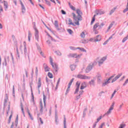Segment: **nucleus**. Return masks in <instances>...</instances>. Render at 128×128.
<instances>
[{
    "instance_id": "7c9ffc66",
    "label": "nucleus",
    "mask_w": 128,
    "mask_h": 128,
    "mask_svg": "<svg viewBox=\"0 0 128 128\" xmlns=\"http://www.w3.org/2000/svg\"><path fill=\"white\" fill-rule=\"evenodd\" d=\"M4 62H5V66H6V60L8 62H10V57L8 56H7L6 58H4Z\"/></svg>"
},
{
    "instance_id": "2f4dec72",
    "label": "nucleus",
    "mask_w": 128,
    "mask_h": 128,
    "mask_svg": "<svg viewBox=\"0 0 128 128\" xmlns=\"http://www.w3.org/2000/svg\"><path fill=\"white\" fill-rule=\"evenodd\" d=\"M30 38H32V32L28 31V42H30Z\"/></svg>"
},
{
    "instance_id": "f704fd0d",
    "label": "nucleus",
    "mask_w": 128,
    "mask_h": 128,
    "mask_svg": "<svg viewBox=\"0 0 128 128\" xmlns=\"http://www.w3.org/2000/svg\"><path fill=\"white\" fill-rule=\"evenodd\" d=\"M80 36L82 38H86V34H84V32H82L80 34Z\"/></svg>"
},
{
    "instance_id": "6ab92c4d",
    "label": "nucleus",
    "mask_w": 128,
    "mask_h": 128,
    "mask_svg": "<svg viewBox=\"0 0 128 128\" xmlns=\"http://www.w3.org/2000/svg\"><path fill=\"white\" fill-rule=\"evenodd\" d=\"M114 24H115V22H112L109 26L108 27V28L106 32H108L112 28V26H114Z\"/></svg>"
},
{
    "instance_id": "dca6fc26",
    "label": "nucleus",
    "mask_w": 128,
    "mask_h": 128,
    "mask_svg": "<svg viewBox=\"0 0 128 128\" xmlns=\"http://www.w3.org/2000/svg\"><path fill=\"white\" fill-rule=\"evenodd\" d=\"M74 24L71 22L68 23V24L73 26H80V20H74Z\"/></svg>"
},
{
    "instance_id": "ddd939ff",
    "label": "nucleus",
    "mask_w": 128,
    "mask_h": 128,
    "mask_svg": "<svg viewBox=\"0 0 128 128\" xmlns=\"http://www.w3.org/2000/svg\"><path fill=\"white\" fill-rule=\"evenodd\" d=\"M51 66L54 70L55 72H58V65L54 63V64Z\"/></svg>"
},
{
    "instance_id": "a18cd8bd",
    "label": "nucleus",
    "mask_w": 128,
    "mask_h": 128,
    "mask_svg": "<svg viewBox=\"0 0 128 128\" xmlns=\"http://www.w3.org/2000/svg\"><path fill=\"white\" fill-rule=\"evenodd\" d=\"M55 54H56L57 56H62V53L60 51H56Z\"/></svg>"
},
{
    "instance_id": "c9c22d12",
    "label": "nucleus",
    "mask_w": 128,
    "mask_h": 128,
    "mask_svg": "<svg viewBox=\"0 0 128 128\" xmlns=\"http://www.w3.org/2000/svg\"><path fill=\"white\" fill-rule=\"evenodd\" d=\"M128 40V35L123 38L122 40V42H126Z\"/></svg>"
},
{
    "instance_id": "a878e982",
    "label": "nucleus",
    "mask_w": 128,
    "mask_h": 128,
    "mask_svg": "<svg viewBox=\"0 0 128 128\" xmlns=\"http://www.w3.org/2000/svg\"><path fill=\"white\" fill-rule=\"evenodd\" d=\"M64 128H66V116H64Z\"/></svg>"
},
{
    "instance_id": "e433bc0d",
    "label": "nucleus",
    "mask_w": 128,
    "mask_h": 128,
    "mask_svg": "<svg viewBox=\"0 0 128 128\" xmlns=\"http://www.w3.org/2000/svg\"><path fill=\"white\" fill-rule=\"evenodd\" d=\"M15 122L16 124V126H17L18 124V115H17V116L16 117V120Z\"/></svg>"
},
{
    "instance_id": "a211bd4d",
    "label": "nucleus",
    "mask_w": 128,
    "mask_h": 128,
    "mask_svg": "<svg viewBox=\"0 0 128 128\" xmlns=\"http://www.w3.org/2000/svg\"><path fill=\"white\" fill-rule=\"evenodd\" d=\"M43 66L44 69V72H50V68H48V64H46V63L44 64Z\"/></svg>"
},
{
    "instance_id": "c03bdc74",
    "label": "nucleus",
    "mask_w": 128,
    "mask_h": 128,
    "mask_svg": "<svg viewBox=\"0 0 128 128\" xmlns=\"http://www.w3.org/2000/svg\"><path fill=\"white\" fill-rule=\"evenodd\" d=\"M4 7L5 8H8V3L6 1H4Z\"/></svg>"
},
{
    "instance_id": "4468645a",
    "label": "nucleus",
    "mask_w": 128,
    "mask_h": 128,
    "mask_svg": "<svg viewBox=\"0 0 128 128\" xmlns=\"http://www.w3.org/2000/svg\"><path fill=\"white\" fill-rule=\"evenodd\" d=\"M106 60V57H103L101 58V60L98 62L99 66H100L102 64H104V62Z\"/></svg>"
},
{
    "instance_id": "37998d69",
    "label": "nucleus",
    "mask_w": 128,
    "mask_h": 128,
    "mask_svg": "<svg viewBox=\"0 0 128 128\" xmlns=\"http://www.w3.org/2000/svg\"><path fill=\"white\" fill-rule=\"evenodd\" d=\"M116 10V8H114V9H112L110 12V14H114V10Z\"/></svg>"
},
{
    "instance_id": "20e7f679",
    "label": "nucleus",
    "mask_w": 128,
    "mask_h": 128,
    "mask_svg": "<svg viewBox=\"0 0 128 128\" xmlns=\"http://www.w3.org/2000/svg\"><path fill=\"white\" fill-rule=\"evenodd\" d=\"M104 26V22H102L100 24V23L96 22V24L94 26V30H100V28H102V26Z\"/></svg>"
},
{
    "instance_id": "72a5a7b5",
    "label": "nucleus",
    "mask_w": 128,
    "mask_h": 128,
    "mask_svg": "<svg viewBox=\"0 0 128 128\" xmlns=\"http://www.w3.org/2000/svg\"><path fill=\"white\" fill-rule=\"evenodd\" d=\"M28 112L30 120H34V118L32 117V116L30 114V111L28 110Z\"/></svg>"
},
{
    "instance_id": "6e6552de",
    "label": "nucleus",
    "mask_w": 128,
    "mask_h": 128,
    "mask_svg": "<svg viewBox=\"0 0 128 128\" xmlns=\"http://www.w3.org/2000/svg\"><path fill=\"white\" fill-rule=\"evenodd\" d=\"M68 58H80V55H78L76 54H70L68 55Z\"/></svg>"
},
{
    "instance_id": "b1692460",
    "label": "nucleus",
    "mask_w": 128,
    "mask_h": 128,
    "mask_svg": "<svg viewBox=\"0 0 128 128\" xmlns=\"http://www.w3.org/2000/svg\"><path fill=\"white\" fill-rule=\"evenodd\" d=\"M54 26H55L56 28L58 30H60V28H58V20H55Z\"/></svg>"
},
{
    "instance_id": "13d9d810",
    "label": "nucleus",
    "mask_w": 128,
    "mask_h": 128,
    "mask_svg": "<svg viewBox=\"0 0 128 128\" xmlns=\"http://www.w3.org/2000/svg\"><path fill=\"white\" fill-rule=\"evenodd\" d=\"M80 98V94L76 96V100H78Z\"/></svg>"
},
{
    "instance_id": "bb28decb",
    "label": "nucleus",
    "mask_w": 128,
    "mask_h": 128,
    "mask_svg": "<svg viewBox=\"0 0 128 128\" xmlns=\"http://www.w3.org/2000/svg\"><path fill=\"white\" fill-rule=\"evenodd\" d=\"M8 94H6V96L4 100V104L6 106V104L8 102Z\"/></svg>"
},
{
    "instance_id": "0e129e2a",
    "label": "nucleus",
    "mask_w": 128,
    "mask_h": 128,
    "mask_svg": "<svg viewBox=\"0 0 128 128\" xmlns=\"http://www.w3.org/2000/svg\"><path fill=\"white\" fill-rule=\"evenodd\" d=\"M97 124H98V122H95V123L92 126V128H96V126Z\"/></svg>"
},
{
    "instance_id": "423d86ee",
    "label": "nucleus",
    "mask_w": 128,
    "mask_h": 128,
    "mask_svg": "<svg viewBox=\"0 0 128 128\" xmlns=\"http://www.w3.org/2000/svg\"><path fill=\"white\" fill-rule=\"evenodd\" d=\"M37 84H38V94H40V88L42 87V78H38V82L37 83Z\"/></svg>"
},
{
    "instance_id": "58836bf2",
    "label": "nucleus",
    "mask_w": 128,
    "mask_h": 128,
    "mask_svg": "<svg viewBox=\"0 0 128 128\" xmlns=\"http://www.w3.org/2000/svg\"><path fill=\"white\" fill-rule=\"evenodd\" d=\"M67 31L68 32V34H72L74 32H72V30L71 29H68Z\"/></svg>"
},
{
    "instance_id": "e2e57ef3",
    "label": "nucleus",
    "mask_w": 128,
    "mask_h": 128,
    "mask_svg": "<svg viewBox=\"0 0 128 128\" xmlns=\"http://www.w3.org/2000/svg\"><path fill=\"white\" fill-rule=\"evenodd\" d=\"M4 10L2 9V6L0 5V14L2 12H3Z\"/></svg>"
},
{
    "instance_id": "c85d7f7f",
    "label": "nucleus",
    "mask_w": 128,
    "mask_h": 128,
    "mask_svg": "<svg viewBox=\"0 0 128 128\" xmlns=\"http://www.w3.org/2000/svg\"><path fill=\"white\" fill-rule=\"evenodd\" d=\"M71 70H76V66L74 64H72L70 66Z\"/></svg>"
},
{
    "instance_id": "de8ad7c7",
    "label": "nucleus",
    "mask_w": 128,
    "mask_h": 128,
    "mask_svg": "<svg viewBox=\"0 0 128 128\" xmlns=\"http://www.w3.org/2000/svg\"><path fill=\"white\" fill-rule=\"evenodd\" d=\"M70 50H78V48L74 47V46H70Z\"/></svg>"
},
{
    "instance_id": "49530a36",
    "label": "nucleus",
    "mask_w": 128,
    "mask_h": 128,
    "mask_svg": "<svg viewBox=\"0 0 128 128\" xmlns=\"http://www.w3.org/2000/svg\"><path fill=\"white\" fill-rule=\"evenodd\" d=\"M50 62L51 66L54 64V62H52V58L50 56Z\"/></svg>"
},
{
    "instance_id": "f03ea898",
    "label": "nucleus",
    "mask_w": 128,
    "mask_h": 128,
    "mask_svg": "<svg viewBox=\"0 0 128 128\" xmlns=\"http://www.w3.org/2000/svg\"><path fill=\"white\" fill-rule=\"evenodd\" d=\"M96 61L90 64L88 66V67L86 68V74H88V72H90V70H92V68H94V66H96Z\"/></svg>"
},
{
    "instance_id": "5fc2aeb1",
    "label": "nucleus",
    "mask_w": 128,
    "mask_h": 128,
    "mask_svg": "<svg viewBox=\"0 0 128 128\" xmlns=\"http://www.w3.org/2000/svg\"><path fill=\"white\" fill-rule=\"evenodd\" d=\"M96 20V18H92L90 24H92L94 22V21Z\"/></svg>"
},
{
    "instance_id": "c756f323",
    "label": "nucleus",
    "mask_w": 128,
    "mask_h": 128,
    "mask_svg": "<svg viewBox=\"0 0 128 128\" xmlns=\"http://www.w3.org/2000/svg\"><path fill=\"white\" fill-rule=\"evenodd\" d=\"M78 48V50H81V52H86V50L84 48Z\"/></svg>"
},
{
    "instance_id": "5701e85b",
    "label": "nucleus",
    "mask_w": 128,
    "mask_h": 128,
    "mask_svg": "<svg viewBox=\"0 0 128 128\" xmlns=\"http://www.w3.org/2000/svg\"><path fill=\"white\" fill-rule=\"evenodd\" d=\"M46 96L44 95V93H43V102L44 104V106L46 108Z\"/></svg>"
},
{
    "instance_id": "9b49d317",
    "label": "nucleus",
    "mask_w": 128,
    "mask_h": 128,
    "mask_svg": "<svg viewBox=\"0 0 128 128\" xmlns=\"http://www.w3.org/2000/svg\"><path fill=\"white\" fill-rule=\"evenodd\" d=\"M24 54L25 55V56H28V60H30V55L28 54V50L26 49V46L24 45Z\"/></svg>"
},
{
    "instance_id": "3c124183",
    "label": "nucleus",
    "mask_w": 128,
    "mask_h": 128,
    "mask_svg": "<svg viewBox=\"0 0 128 128\" xmlns=\"http://www.w3.org/2000/svg\"><path fill=\"white\" fill-rule=\"evenodd\" d=\"M116 90H114V92L112 93V96H111V98H114V94H116Z\"/></svg>"
},
{
    "instance_id": "6e6d98bb",
    "label": "nucleus",
    "mask_w": 128,
    "mask_h": 128,
    "mask_svg": "<svg viewBox=\"0 0 128 128\" xmlns=\"http://www.w3.org/2000/svg\"><path fill=\"white\" fill-rule=\"evenodd\" d=\"M38 120H40V122H41L42 124H44V121H42V118H39Z\"/></svg>"
},
{
    "instance_id": "473e14b6",
    "label": "nucleus",
    "mask_w": 128,
    "mask_h": 128,
    "mask_svg": "<svg viewBox=\"0 0 128 128\" xmlns=\"http://www.w3.org/2000/svg\"><path fill=\"white\" fill-rule=\"evenodd\" d=\"M20 106H21V110L24 116V105H22V103L20 104Z\"/></svg>"
},
{
    "instance_id": "052dcab7",
    "label": "nucleus",
    "mask_w": 128,
    "mask_h": 128,
    "mask_svg": "<svg viewBox=\"0 0 128 128\" xmlns=\"http://www.w3.org/2000/svg\"><path fill=\"white\" fill-rule=\"evenodd\" d=\"M114 102L112 103V104L110 106V108H112V110H114Z\"/></svg>"
},
{
    "instance_id": "4d7b16f0",
    "label": "nucleus",
    "mask_w": 128,
    "mask_h": 128,
    "mask_svg": "<svg viewBox=\"0 0 128 128\" xmlns=\"http://www.w3.org/2000/svg\"><path fill=\"white\" fill-rule=\"evenodd\" d=\"M114 76H116V74H114L113 76H111L110 78H108L107 80H108V82H110V80L112 78L114 77Z\"/></svg>"
},
{
    "instance_id": "412c9836",
    "label": "nucleus",
    "mask_w": 128,
    "mask_h": 128,
    "mask_svg": "<svg viewBox=\"0 0 128 128\" xmlns=\"http://www.w3.org/2000/svg\"><path fill=\"white\" fill-rule=\"evenodd\" d=\"M30 90L32 92V98L33 100H34V93L32 92V83H30Z\"/></svg>"
},
{
    "instance_id": "aec40b11",
    "label": "nucleus",
    "mask_w": 128,
    "mask_h": 128,
    "mask_svg": "<svg viewBox=\"0 0 128 128\" xmlns=\"http://www.w3.org/2000/svg\"><path fill=\"white\" fill-rule=\"evenodd\" d=\"M44 107L42 106V101L40 102V112L42 114L44 112Z\"/></svg>"
},
{
    "instance_id": "79ce46f5",
    "label": "nucleus",
    "mask_w": 128,
    "mask_h": 128,
    "mask_svg": "<svg viewBox=\"0 0 128 128\" xmlns=\"http://www.w3.org/2000/svg\"><path fill=\"white\" fill-rule=\"evenodd\" d=\"M48 78H52L53 76H52V73H50V72H48Z\"/></svg>"
},
{
    "instance_id": "f8f14e48",
    "label": "nucleus",
    "mask_w": 128,
    "mask_h": 128,
    "mask_svg": "<svg viewBox=\"0 0 128 128\" xmlns=\"http://www.w3.org/2000/svg\"><path fill=\"white\" fill-rule=\"evenodd\" d=\"M92 40L94 42H100V40H102V38L100 37V35H98L95 38H94Z\"/></svg>"
},
{
    "instance_id": "a19ab883",
    "label": "nucleus",
    "mask_w": 128,
    "mask_h": 128,
    "mask_svg": "<svg viewBox=\"0 0 128 128\" xmlns=\"http://www.w3.org/2000/svg\"><path fill=\"white\" fill-rule=\"evenodd\" d=\"M128 10V3H127V6L126 8L124 10L123 12H126Z\"/></svg>"
},
{
    "instance_id": "bf43d9fd",
    "label": "nucleus",
    "mask_w": 128,
    "mask_h": 128,
    "mask_svg": "<svg viewBox=\"0 0 128 128\" xmlns=\"http://www.w3.org/2000/svg\"><path fill=\"white\" fill-rule=\"evenodd\" d=\"M100 120H102V116H100L98 118H97V122H98Z\"/></svg>"
},
{
    "instance_id": "4c0bfd02",
    "label": "nucleus",
    "mask_w": 128,
    "mask_h": 128,
    "mask_svg": "<svg viewBox=\"0 0 128 128\" xmlns=\"http://www.w3.org/2000/svg\"><path fill=\"white\" fill-rule=\"evenodd\" d=\"M81 42L82 44H88V42L86 40L83 39L82 40Z\"/></svg>"
},
{
    "instance_id": "1a4fd4ad",
    "label": "nucleus",
    "mask_w": 128,
    "mask_h": 128,
    "mask_svg": "<svg viewBox=\"0 0 128 128\" xmlns=\"http://www.w3.org/2000/svg\"><path fill=\"white\" fill-rule=\"evenodd\" d=\"M96 16H102V14H104V11L100 10H96Z\"/></svg>"
},
{
    "instance_id": "4be33fe9",
    "label": "nucleus",
    "mask_w": 128,
    "mask_h": 128,
    "mask_svg": "<svg viewBox=\"0 0 128 128\" xmlns=\"http://www.w3.org/2000/svg\"><path fill=\"white\" fill-rule=\"evenodd\" d=\"M86 82H84L82 84L80 89L84 90V88H86Z\"/></svg>"
},
{
    "instance_id": "0eeeda50",
    "label": "nucleus",
    "mask_w": 128,
    "mask_h": 128,
    "mask_svg": "<svg viewBox=\"0 0 128 128\" xmlns=\"http://www.w3.org/2000/svg\"><path fill=\"white\" fill-rule=\"evenodd\" d=\"M76 89L75 92H74V94L78 92V90H80V82L79 81H78L76 82Z\"/></svg>"
},
{
    "instance_id": "09e8293b",
    "label": "nucleus",
    "mask_w": 128,
    "mask_h": 128,
    "mask_svg": "<svg viewBox=\"0 0 128 128\" xmlns=\"http://www.w3.org/2000/svg\"><path fill=\"white\" fill-rule=\"evenodd\" d=\"M122 74H118V76H116L115 78L117 79V80H118L119 78H120V76H122Z\"/></svg>"
},
{
    "instance_id": "7ed1b4c3",
    "label": "nucleus",
    "mask_w": 128,
    "mask_h": 128,
    "mask_svg": "<svg viewBox=\"0 0 128 128\" xmlns=\"http://www.w3.org/2000/svg\"><path fill=\"white\" fill-rule=\"evenodd\" d=\"M33 28L35 30V38L36 40H37V42H38V38H40V36L38 35V30L36 28V22H33Z\"/></svg>"
},
{
    "instance_id": "864d4df0",
    "label": "nucleus",
    "mask_w": 128,
    "mask_h": 128,
    "mask_svg": "<svg viewBox=\"0 0 128 128\" xmlns=\"http://www.w3.org/2000/svg\"><path fill=\"white\" fill-rule=\"evenodd\" d=\"M16 54H20V52H18V46H16Z\"/></svg>"
},
{
    "instance_id": "ea45409f",
    "label": "nucleus",
    "mask_w": 128,
    "mask_h": 128,
    "mask_svg": "<svg viewBox=\"0 0 128 128\" xmlns=\"http://www.w3.org/2000/svg\"><path fill=\"white\" fill-rule=\"evenodd\" d=\"M10 55L12 56V63L13 64H14V56H12V53H10Z\"/></svg>"
},
{
    "instance_id": "2eb2a0df",
    "label": "nucleus",
    "mask_w": 128,
    "mask_h": 128,
    "mask_svg": "<svg viewBox=\"0 0 128 128\" xmlns=\"http://www.w3.org/2000/svg\"><path fill=\"white\" fill-rule=\"evenodd\" d=\"M94 80L92 79L89 82V84L90 86H96V78H94Z\"/></svg>"
},
{
    "instance_id": "393cba45",
    "label": "nucleus",
    "mask_w": 128,
    "mask_h": 128,
    "mask_svg": "<svg viewBox=\"0 0 128 128\" xmlns=\"http://www.w3.org/2000/svg\"><path fill=\"white\" fill-rule=\"evenodd\" d=\"M112 108H110L106 113L104 114V116H108L110 114H112Z\"/></svg>"
},
{
    "instance_id": "69168bd1",
    "label": "nucleus",
    "mask_w": 128,
    "mask_h": 128,
    "mask_svg": "<svg viewBox=\"0 0 128 128\" xmlns=\"http://www.w3.org/2000/svg\"><path fill=\"white\" fill-rule=\"evenodd\" d=\"M61 12L62 14H66V11H64V10H61Z\"/></svg>"
},
{
    "instance_id": "680f3d73",
    "label": "nucleus",
    "mask_w": 128,
    "mask_h": 128,
    "mask_svg": "<svg viewBox=\"0 0 128 128\" xmlns=\"http://www.w3.org/2000/svg\"><path fill=\"white\" fill-rule=\"evenodd\" d=\"M70 8H72V10H76V8L72 6H70Z\"/></svg>"
},
{
    "instance_id": "f257e3e1",
    "label": "nucleus",
    "mask_w": 128,
    "mask_h": 128,
    "mask_svg": "<svg viewBox=\"0 0 128 128\" xmlns=\"http://www.w3.org/2000/svg\"><path fill=\"white\" fill-rule=\"evenodd\" d=\"M76 12V14H78L77 16L74 12L72 13L74 20H82V12L80 9H77Z\"/></svg>"
},
{
    "instance_id": "603ef678",
    "label": "nucleus",
    "mask_w": 128,
    "mask_h": 128,
    "mask_svg": "<svg viewBox=\"0 0 128 128\" xmlns=\"http://www.w3.org/2000/svg\"><path fill=\"white\" fill-rule=\"evenodd\" d=\"M45 2L46 4H48L49 6H50V1L48 0H45Z\"/></svg>"
},
{
    "instance_id": "338daca9",
    "label": "nucleus",
    "mask_w": 128,
    "mask_h": 128,
    "mask_svg": "<svg viewBox=\"0 0 128 128\" xmlns=\"http://www.w3.org/2000/svg\"><path fill=\"white\" fill-rule=\"evenodd\" d=\"M70 92V88H68V87L66 90V94H68V93Z\"/></svg>"
},
{
    "instance_id": "8fccbe9b",
    "label": "nucleus",
    "mask_w": 128,
    "mask_h": 128,
    "mask_svg": "<svg viewBox=\"0 0 128 128\" xmlns=\"http://www.w3.org/2000/svg\"><path fill=\"white\" fill-rule=\"evenodd\" d=\"M12 96L14 98L15 95H14V86H12Z\"/></svg>"
},
{
    "instance_id": "39448f33",
    "label": "nucleus",
    "mask_w": 128,
    "mask_h": 128,
    "mask_svg": "<svg viewBox=\"0 0 128 128\" xmlns=\"http://www.w3.org/2000/svg\"><path fill=\"white\" fill-rule=\"evenodd\" d=\"M78 78L80 80H90V76H86V75H82V74H79L77 76Z\"/></svg>"
},
{
    "instance_id": "cd10ccee",
    "label": "nucleus",
    "mask_w": 128,
    "mask_h": 128,
    "mask_svg": "<svg viewBox=\"0 0 128 128\" xmlns=\"http://www.w3.org/2000/svg\"><path fill=\"white\" fill-rule=\"evenodd\" d=\"M110 82L107 80L106 81H105L104 82L102 83V86H106V84H108Z\"/></svg>"
},
{
    "instance_id": "9d476101",
    "label": "nucleus",
    "mask_w": 128,
    "mask_h": 128,
    "mask_svg": "<svg viewBox=\"0 0 128 128\" xmlns=\"http://www.w3.org/2000/svg\"><path fill=\"white\" fill-rule=\"evenodd\" d=\"M96 78H97V82L99 84H100L102 82V75L100 74H98L96 76Z\"/></svg>"
},
{
    "instance_id": "f3484780",
    "label": "nucleus",
    "mask_w": 128,
    "mask_h": 128,
    "mask_svg": "<svg viewBox=\"0 0 128 128\" xmlns=\"http://www.w3.org/2000/svg\"><path fill=\"white\" fill-rule=\"evenodd\" d=\"M20 1L22 6V14H24V12H26V8L24 7V4H22V0H20Z\"/></svg>"
},
{
    "instance_id": "774afa93",
    "label": "nucleus",
    "mask_w": 128,
    "mask_h": 128,
    "mask_svg": "<svg viewBox=\"0 0 128 128\" xmlns=\"http://www.w3.org/2000/svg\"><path fill=\"white\" fill-rule=\"evenodd\" d=\"M16 60H18L20 58V54H17V56L16 57Z\"/></svg>"
}]
</instances>
